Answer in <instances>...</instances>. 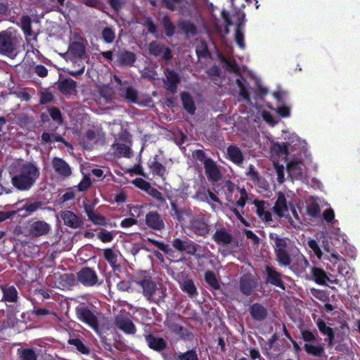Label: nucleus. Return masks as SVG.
<instances>
[{"label": "nucleus", "instance_id": "nucleus-8", "mask_svg": "<svg viewBox=\"0 0 360 360\" xmlns=\"http://www.w3.org/2000/svg\"><path fill=\"white\" fill-rule=\"evenodd\" d=\"M78 281L84 285L92 286L98 281L96 272L90 268H84L77 274Z\"/></svg>", "mask_w": 360, "mask_h": 360}, {"label": "nucleus", "instance_id": "nucleus-28", "mask_svg": "<svg viewBox=\"0 0 360 360\" xmlns=\"http://www.w3.org/2000/svg\"><path fill=\"white\" fill-rule=\"evenodd\" d=\"M165 84L167 89L169 90L171 92H174L176 91V85L179 82L177 75L173 71L167 70V72H165Z\"/></svg>", "mask_w": 360, "mask_h": 360}, {"label": "nucleus", "instance_id": "nucleus-48", "mask_svg": "<svg viewBox=\"0 0 360 360\" xmlns=\"http://www.w3.org/2000/svg\"><path fill=\"white\" fill-rule=\"evenodd\" d=\"M322 217L323 220L330 224H333L335 221V212L330 206L327 207L323 212Z\"/></svg>", "mask_w": 360, "mask_h": 360}, {"label": "nucleus", "instance_id": "nucleus-2", "mask_svg": "<svg viewBox=\"0 0 360 360\" xmlns=\"http://www.w3.org/2000/svg\"><path fill=\"white\" fill-rule=\"evenodd\" d=\"M176 215L183 226L192 230L196 235L205 236L208 233V226L202 219L195 218L191 213L186 211L176 212Z\"/></svg>", "mask_w": 360, "mask_h": 360}, {"label": "nucleus", "instance_id": "nucleus-52", "mask_svg": "<svg viewBox=\"0 0 360 360\" xmlns=\"http://www.w3.org/2000/svg\"><path fill=\"white\" fill-rule=\"evenodd\" d=\"M104 257L108 262L114 266L117 262V254L110 249H106L104 250Z\"/></svg>", "mask_w": 360, "mask_h": 360}, {"label": "nucleus", "instance_id": "nucleus-40", "mask_svg": "<svg viewBox=\"0 0 360 360\" xmlns=\"http://www.w3.org/2000/svg\"><path fill=\"white\" fill-rule=\"evenodd\" d=\"M4 299L6 302H13L17 300L18 293L16 289L11 286L3 290Z\"/></svg>", "mask_w": 360, "mask_h": 360}, {"label": "nucleus", "instance_id": "nucleus-64", "mask_svg": "<svg viewBox=\"0 0 360 360\" xmlns=\"http://www.w3.org/2000/svg\"><path fill=\"white\" fill-rule=\"evenodd\" d=\"M221 17L224 20V21L226 22V33H229V26L231 25V19L229 18V13L226 11H221Z\"/></svg>", "mask_w": 360, "mask_h": 360}, {"label": "nucleus", "instance_id": "nucleus-59", "mask_svg": "<svg viewBox=\"0 0 360 360\" xmlns=\"http://www.w3.org/2000/svg\"><path fill=\"white\" fill-rule=\"evenodd\" d=\"M179 360H198L197 354L193 351H188L179 356Z\"/></svg>", "mask_w": 360, "mask_h": 360}, {"label": "nucleus", "instance_id": "nucleus-15", "mask_svg": "<svg viewBox=\"0 0 360 360\" xmlns=\"http://www.w3.org/2000/svg\"><path fill=\"white\" fill-rule=\"evenodd\" d=\"M173 247L180 252H186L191 255L196 252V247L191 241L182 240L179 238L174 239L172 242Z\"/></svg>", "mask_w": 360, "mask_h": 360}, {"label": "nucleus", "instance_id": "nucleus-54", "mask_svg": "<svg viewBox=\"0 0 360 360\" xmlns=\"http://www.w3.org/2000/svg\"><path fill=\"white\" fill-rule=\"evenodd\" d=\"M102 35H103V39L107 43L112 42L115 39V33L112 31V30L109 27H105L103 30Z\"/></svg>", "mask_w": 360, "mask_h": 360}, {"label": "nucleus", "instance_id": "nucleus-25", "mask_svg": "<svg viewBox=\"0 0 360 360\" xmlns=\"http://www.w3.org/2000/svg\"><path fill=\"white\" fill-rule=\"evenodd\" d=\"M227 155L233 162L237 165H240L243 162V155L238 147L235 146H229L227 148Z\"/></svg>", "mask_w": 360, "mask_h": 360}, {"label": "nucleus", "instance_id": "nucleus-57", "mask_svg": "<svg viewBox=\"0 0 360 360\" xmlns=\"http://www.w3.org/2000/svg\"><path fill=\"white\" fill-rule=\"evenodd\" d=\"M21 358L22 360H37V355L33 350L27 349L22 352Z\"/></svg>", "mask_w": 360, "mask_h": 360}, {"label": "nucleus", "instance_id": "nucleus-4", "mask_svg": "<svg viewBox=\"0 0 360 360\" xmlns=\"http://www.w3.org/2000/svg\"><path fill=\"white\" fill-rule=\"evenodd\" d=\"M271 150L274 166L278 175V181L280 183H282L284 181V167L282 165H279L278 160L276 159V157L285 162L288 156V149L285 145L283 146L278 143H273L271 145Z\"/></svg>", "mask_w": 360, "mask_h": 360}, {"label": "nucleus", "instance_id": "nucleus-33", "mask_svg": "<svg viewBox=\"0 0 360 360\" xmlns=\"http://www.w3.org/2000/svg\"><path fill=\"white\" fill-rule=\"evenodd\" d=\"M269 238L274 245L276 252L285 251L287 246V240L285 239L280 238L276 233H270Z\"/></svg>", "mask_w": 360, "mask_h": 360}, {"label": "nucleus", "instance_id": "nucleus-61", "mask_svg": "<svg viewBox=\"0 0 360 360\" xmlns=\"http://www.w3.org/2000/svg\"><path fill=\"white\" fill-rule=\"evenodd\" d=\"M148 241L155 245L156 247H158L160 250H162L163 252L168 253L170 251V248L167 245L164 244L162 242L148 238Z\"/></svg>", "mask_w": 360, "mask_h": 360}, {"label": "nucleus", "instance_id": "nucleus-45", "mask_svg": "<svg viewBox=\"0 0 360 360\" xmlns=\"http://www.w3.org/2000/svg\"><path fill=\"white\" fill-rule=\"evenodd\" d=\"M149 167L153 173L163 176L165 174V168L159 162L155 160L150 162Z\"/></svg>", "mask_w": 360, "mask_h": 360}, {"label": "nucleus", "instance_id": "nucleus-43", "mask_svg": "<svg viewBox=\"0 0 360 360\" xmlns=\"http://www.w3.org/2000/svg\"><path fill=\"white\" fill-rule=\"evenodd\" d=\"M205 278L206 280V282L213 288L214 289H219L220 284L215 276L214 274L211 271H207L205 273Z\"/></svg>", "mask_w": 360, "mask_h": 360}, {"label": "nucleus", "instance_id": "nucleus-24", "mask_svg": "<svg viewBox=\"0 0 360 360\" xmlns=\"http://www.w3.org/2000/svg\"><path fill=\"white\" fill-rule=\"evenodd\" d=\"M143 288V295L148 300H151L153 295L156 291L155 284L150 280H143L138 283Z\"/></svg>", "mask_w": 360, "mask_h": 360}, {"label": "nucleus", "instance_id": "nucleus-36", "mask_svg": "<svg viewBox=\"0 0 360 360\" xmlns=\"http://www.w3.org/2000/svg\"><path fill=\"white\" fill-rule=\"evenodd\" d=\"M254 287L255 282L250 276H245L241 278L240 289L244 294H250Z\"/></svg>", "mask_w": 360, "mask_h": 360}, {"label": "nucleus", "instance_id": "nucleus-58", "mask_svg": "<svg viewBox=\"0 0 360 360\" xmlns=\"http://www.w3.org/2000/svg\"><path fill=\"white\" fill-rule=\"evenodd\" d=\"M98 238L104 243L110 242L113 239V234L107 231H102L98 234Z\"/></svg>", "mask_w": 360, "mask_h": 360}, {"label": "nucleus", "instance_id": "nucleus-53", "mask_svg": "<svg viewBox=\"0 0 360 360\" xmlns=\"http://www.w3.org/2000/svg\"><path fill=\"white\" fill-rule=\"evenodd\" d=\"M69 343L76 347L77 350L82 354L88 353L89 350L78 339H71Z\"/></svg>", "mask_w": 360, "mask_h": 360}, {"label": "nucleus", "instance_id": "nucleus-9", "mask_svg": "<svg viewBox=\"0 0 360 360\" xmlns=\"http://www.w3.org/2000/svg\"><path fill=\"white\" fill-rule=\"evenodd\" d=\"M60 217L65 225L72 229L79 228L83 224L82 219L70 210L61 211Z\"/></svg>", "mask_w": 360, "mask_h": 360}, {"label": "nucleus", "instance_id": "nucleus-62", "mask_svg": "<svg viewBox=\"0 0 360 360\" xmlns=\"http://www.w3.org/2000/svg\"><path fill=\"white\" fill-rule=\"evenodd\" d=\"M237 84L240 88V95L247 101H250L249 95L245 89V86L242 84V83L239 81V79H237Z\"/></svg>", "mask_w": 360, "mask_h": 360}, {"label": "nucleus", "instance_id": "nucleus-14", "mask_svg": "<svg viewBox=\"0 0 360 360\" xmlns=\"http://www.w3.org/2000/svg\"><path fill=\"white\" fill-rule=\"evenodd\" d=\"M50 231V225L44 221H34L30 225V234L33 236H41Z\"/></svg>", "mask_w": 360, "mask_h": 360}, {"label": "nucleus", "instance_id": "nucleus-7", "mask_svg": "<svg viewBox=\"0 0 360 360\" xmlns=\"http://www.w3.org/2000/svg\"><path fill=\"white\" fill-rule=\"evenodd\" d=\"M77 316L80 321L88 324L94 330H97V318L89 309L84 307L77 309Z\"/></svg>", "mask_w": 360, "mask_h": 360}, {"label": "nucleus", "instance_id": "nucleus-46", "mask_svg": "<svg viewBox=\"0 0 360 360\" xmlns=\"http://www.w3.org/2000/svg\"><path fill=\"white\" fill-rule=\"evenodd\" d=\"M181 289L189 295L193 296L196 293V288L191 280H186L181 283Z\"/></svg>", "mask_w": 360, "mask_h": 360}, {"label": "nucleus", "instance_id": "nucleus-29", "mask_svg": "<svg viewBox=\"0 0 360 360\" xmlns=\"http://www.w3.org/2000/svg\"><path fill=\"white\" fill-rule=\"evenodd\" d=\"M302 338L305 342L304 348L307 353L314 354L315 346L314 345L313 339L314 335L311 332L304 330L302 332Z\"/></svg>", "mask_w": 360, "mask_h": 360}, {"label": "nucleus", "instance_id": "nucleus-56", "mask_svg": "<svg viewBox=\"0 0 360 360\" xmlns=\"http://www.w3.org/2000/svg\"><path fill=\"white\" fill-rule=\"evenodd\" d=\"M49 115L52 119L56 121L58 124H62V115L60 110L57 108H51L49 110Z\"/></svg>", "mask_w": 360, "mask_h": 360}, {"label": "nucleus", "instance_id": "nucleus-51", "mask_svg": "<svg viewBox=\"0 0 360 360\" xmlns=\"http://www.w3.org/2000/svg\"><path fill=\"white\" fill-rule=\"evenodd\" d=\"M132 183L136 187L146 191H149L150 189H152L150 184L141 178H136V179L133 180Z\"/></svg>", "mask_w": 360, "mask_h": 360}, {"label": "nucleus", "instance_id": "nucleus-19", "mask_svg": "<svg viewBox=\"0 0 360 360\" xmlns=\"http://www.w3.org/2000/svg\"><path fill=\"white\" fill-rule=\"evenodd\" d=\"M149 51L155 56H162L168 60L171 58V53L169 49L162 46L157 42H151L149 45Z\"/></svg>", "mask_w": 360, "mask_h": 360}, {"label": "nucleus", "instance_id": "nucleus-39", "mask_svg": "<svg viewBox=\"0 0 360 360\" xmlns=\"http://www.w3.org/2000/svg\"><path fill=\"white\" fill-rule=\"evenodd\" d=\"M250 313L252 316L258 320L264 319L266 315L265 309L259 304H253L250 308Z\"/></svg>", "mask_w": 360, "mask_h": 360}, {"label": "nucleus", "instance_id": "nucleus-10", "mask_svg": "<svg viewBox=\"0 0 360 360\" xmlns=\"http://www.w3.org/2000/svg\"><path fill=\"white\" fill-rule=\"evenodd\" d=\"M130 146L131 141L128 136H126L124 139L117 141L112 148L119 155L129 158L131 155Z\"/></svg>", "mask_w": 360, "mask_h": 360}, {"label": "nucleus", "instance_id": "nucleus-32", "mask_svg": "<svg viewBox=\"0 0 360 360\" xmlns=\"http://www.w3.org/2000/svg\"><path fill=\"white\" fill-rule=\"evenodd\" d=\"M255 205L257 207V213L259 217L264 221L269 222L271 221V212L266 211L264 207V202L255 200Z\"/></svg>", "mask_w": 360, "mask_h": 360}, {"label": "nucleus", "instance_id": "nucleus-55", "mask_svg": "<svg viewBox=\"0 0 360 360\" xmlns=\"http://www.w3.org/2000/svg\"><path fill=\"white\" fill-rule=\"evenodd\" d=\"M91 184V181L90 178L88 176H85L77 185V188L79 191H84L90 187Z\"/></svg>", "mask_w": 360, "mask_h": 360}, {"label": "nucleus", "instance_id": "nucleus-34", "mask_svg": "<svg viewBox=\"0 0 360 360\" xmlns=\"http://www.w3.org/2000/svg\"><path fill=\"white\" fill-rule=\"evenodd\" d=\"M266 271L268 274V281L276 286L283 288L280 274L274 268L269 266H266Z\"/></svg>", "mask_w": 360, "mask_h": 360}, {"label": "nucleus", "instance_id": "nucleus-38", "mask_svg": "<svg viewBox=\"0 0 360 360\" xmlns=\"http://www.w3.org/2000/svg\"><path fill=\"white\" fill-rule=\"evenodd\" d=\"M148 346L156 350H161L165 346V342L162 338H156L149 335L146 338Z\"/></svg>", "mask_w": 360, "mask_h": 360}, {"label": "nucleus", "instance_id": "nucleus-41", "mask_svg": "<svg viewBox=\"0 0 360 360\" xmlns=\"http://www.w3.org/2000/svg\"><path fill=\"white\" fill-rule=\"evenodd\" d=\"M181 100L184 108L189 112L193 113L195 111V105L191 96L187 93L181 94Z\"/></svg>", "mask_w": 360, "mask_h": 360}, {"label": "nucleus", "instance_id": "nucleus-20", "mask_svg": "<svg viewBox=\"0 0 360 360\" xmlns=\"http://www.w3.org/2000/svg\"><path fill=\"white\" fill-rule=\"evenodd\" d=\"M321 246L323 248L324 251L330 254V255L327 256V258L330 262H335L337 260H339L340 259V256L334 250L330 240L328 238H323Z\"/></svg>", "mask_w": 360, "mask_h": 360}, {"label": "nucleus", "instance_id": "nucleus-63", "mask_svg": "<svg viewBox=\"0 0 360 360\" xmlns=\"http://www.w3.org/2000/svg\"><path fill=\"white\" fill-rule=\"evenodd\" d=\"M40 206V202L27 204L24 206V210H26L27 212L31 213L36 211Z\"/></svg>", "mask_w": 360, "mask_h": 360}, {"label": "nucleus", "instance_id": "nucleus-26", "mask_svg": "<svg viewBox=\"0 0 360 360\" xmlns=\"http://www.w3.org/2000/svg\"><path fill=\"white\" fill-rule=\"evenodd\" d=\"M85 58L70 59L73 65L72 70H69L68 73L72 76H77L82 74L85 69Z\"/></svg>", "mask_w": 360, "mask_h": 360}, {"label": "nucleus", "instance_id": "nucleus-17", "mask_svg": "<svg viewBox=\"0 0 360 360\" xmlns=\"http://www.w3.org/2000/svg\"><path fill=\"white\" fill-rule=\"evenodd\" d=\"M146 222L150 228L155 230H161L165 226L159 214L154 212H149L146 216Z\"/></svg>", "mask_w": 360, "mask_h": 360}, {"label": "nucleus", "instance_id": "nucleus-11", "mask_svg": "<svg viewBox=\"0 0 360 360\" xmlns=\"http://www.w3.org/2000/svg\"><path fill=\"white\" fill-rule=\"evenodd\" d=\"M115 323L117 328L126 333L134 334L136 332V327L134 324L126 316L122 315L116 316Z\"/></svg>", "mask_w": 360, "mask_h": 360}, {"label": "nucleus", "instance_id": "nucleus-47", "mask_svg": "<svg viewBox=\"0 0 360 360\" xmlns=\"http://www.w3.org/2000/svg\"><path fill=\"white\" fill-rule=\"evenodd\" d=\"M276 253L277 261L282 266H288L290 264V259L286 251L278 252Z\"/></svg>", "mask_w": 360, "mask_h": 360}, {"label": "nucleus", "instance_id": "nucleus-42", "mask_svg": "<svg viewBox=\"0 0 360 360\" xmlns=\"http://www.w3.org/2000/svg\"><path fill=\"white\" fill-rule=\"evenodd\" d=\"M327 282L333 283L322 269L316 267V284L327 285Z\"/></svg>", "mask_w": 360, "mask_h": 360}, {"label": "nucleus", "instance_id": "nucleus-60", "mask_svg": "<svg viewBox=\"0 0 360 360\" xmlns=\"http://www.w3.org/2000/svg\"><path fill=\"white\" fill-rule=\"evenodd\" d=\"M202 199L204 200L207 201L208 203H210L212 207H213V205L212 204V201L217 202H219L217 195L215 194H214L213 193L210 192V191H207L204 194Z\"/></svg>", "mask_w": 360, "mask_h": 360}, {"label": "nucleus", "instance_id": "nucleus-6", "mask_svg": "<svg viewBox=\"0 0 360 360\" xmlns=\"http://www.w3.org/2000/svg\"><path fill=\"white\" fill-rule=\"evenodd\" d=\"M51 165L55 172L60 178L66 179L72 174L69 165L61 158H54L51 161Z\"/></svg>", "mask_w": 360, "mask_h": 360}, {"label": "nucleus", "instance_id": "nucleus-44", "mask_svg": "<svg viewBox=\"0 0 360 360\" xmlns=\"http://www.w3.org/2000/svg\"><path fill=\"white\" fill-rule=\"evenodd\" d=\"M135 56L131 52H124L120 56V63L124 65H130L135 61Z\"/></svg>", "mask_w": 360, "mask_h": 360}, {"label": "nucleus", "instance_id": "nucleus-35", "mask_svg": "<svg viewBox=\"0 0 360 360\" xmlns=\"http://www.w3.org/2000/svg\"><path fill=\"white\" fill-rule=\"evenodd\" d=\"M290 210L291 214H292L293 218L291 217L290 212L288 213V217L285 218L288 219V222L290 224L291 226H292L295 228H300V226L302 224V221L299 216L297 210L293 205H290Z\"/></svg>", "mask_w": 360, "mask_h": 360}, {"label": "nucleus", "instance_id": "nucleus-30", "mask_svg": "<svg viewBox=\"0 0 360 360\" xmlns=\"http://www.w3.org/2000/svg\"><path fill=\"white\" fill-rule=\"evenodd\" d=\"M119 94L131 102L136 103L137 101V92L131 86H122L119 89Z\"/></svg>", "mask_w": 360, "mask_h": 360}, {"label": "nucleus", "instance_id": "nucleus-13", "mask_svg": "<svg viewBox=\"0 0 360 360\" xmlns=\"http://www.w3.org/2000/svg\"><path fill=\"white\" fill-rule=\"evenodd\" d=\"M244 25H245V14H238V22L236 25L235 31V40L240 49L245 48L244 42Z\"/></svg>", "mask_w": 360, "mask_h": 360}, {"label": "nucleus", "instance_id": "nucleus-12", "mask_svg": "<svg viewBox=\"0 0 360 360\" xmlns=\"http://www.w3.org/2000/svg\"><path fill=\"white\" fill-rule=\"evenodd\" d=\"M274 211L279 217L285 218L288 217L289 209L283 193H279L278 194V198L274 206Z\"/></svg>", "mask_w": 360, "mask_h": 360}, {"label": "nucleus", "instance_id": "nucleus-18", "mask_svg": "<svg viewBox=\"0 0 360 360\" xmlns=\"http://www.w3.org/2000/svg\"><path fill=\"white\" fill-rule=\"evenodd\" d=\"M67 56L70 58V59L85 58L86 55L84 45L80 42L72 43L67 53Z\"/></svg>", "mask_w": 360, "mask_h": 360}, {"label": "nucleus", "instance_id": "nucleus-16", "mask_svg": "<svg viewBox=\"0 0 360 360\" xmlns=\"http://www.w3.org/2000/svg\"><path fill=\"white\" fill-rule=\"evenodd\" d=\"M316 299L323 302V304L316 303V307L321 310L329 313L334 309V307L329 302L330 297L328 292L316 290Z\"/></svg>", "mask_w": 360, "mask_h": 360}, {"label": "nucleus", "instance_id": "nucleus-3", "mask_svg": "<svg viewBox=\"0 0 360 360\" xmlns=\"http://www.w3.org/2000/svg\"><path fill=\"white\" fill-rule=\"evenodd\" d=\"M20 43V37L13 28L0 32V53L8 56L13 53Z\"/></svg>", "mask_w": 360, "mask_h": 360}, {"label": "nucleus", "instance_id": "nucleus-22", "mask_svg": "<svg viewBox=\"0 0 360 360\" xmlns=\"http://www.w3.org/2000/svg\"><path fill=\"white\" fill-rule=\"evenodd\" d=\"M76 82L70 79H65L58 84L59 90L64 94H72L76 92Z\"/></svg>", "mask_w": 360, "mask_h": 360}, {"label": "nucleus", "instance_id": "nucleus-50", "mask_svg": "<svg viewBox=\"0 0 360 360\" xmlns=\"http://www.w3.org/2000/svg\"><path fill=\"white\" fill-rule=\"evenodd\" d=\"M240 194V198L236 202V205L239 207H243L248 200V193L244 188H236Z\"/></svg>", "mask_w": 360, "mask_h": 360}, {"label": "nucleus", "instance_id": "nucleus-31", "mask_svg": "<svg viewBox=\"0 0 360 360\" xmlns=\"http://www.w3.org/2000/svg\"><path fill=\"white\" fill-rule=\"evenodd\" d=\"M214 241L219 244L227 245L231 241V236L225 230H217L213 236Z\"/></svg>", "mask_w": 360, "mask_h": 360}, {"label": "nucleus", "instance_id": "nucleus-1", "mask_svg": "<svg viewBox=\"0 0 360 360\" xmlns=\"http://www.w3.org/2000/svg\"><path fill=\"white\" fill-rule=\"evenodd\" d=\"M11 172L13 186L21 191L30 189L39 176V171L34 165L21 162H17Z\"/></svg>", "mask_w": 360, "mask_h": 360}, {"label": "nucleus", "instance_id": "nucleus-23", "mask_svg": "<svg viewBox=\"0 0 360 360\" xmlns=\"http://www.w3.org/2000/svg\"><path fill=\"white\" fill-rule=\"evenodd\" d=\"M205 168L207 174L214 181H217L220 179L221 175L219 170L216 164L210 159L205 161Z\"/></svg>", "mask_w": 360, "mask_h": 360}, {"label": "nucleus", "instance_id": "nucleus-21", "mask_svg": "<svg viewBox=\"0 0 360 360\" xmlns=\"http://www.w3.org/2000/svg\"><path fill=\"white\" fill-rule=\"evenodd\" d=\"M304 166L300 162L292 161L287 167L289 174L293 178L302 177L304 172Z\"/></svg>", "mask_w": 360, "mask_h": 360}, {"label": "nucleus", "instance_id": "nucleus-27", "mask_svg": "<svg viewBox=\"0 0 360 360\" xmlns=\"http://www.w3.org/2000/svg\"><path fill=\"white\" fill-rule=\"evenodd\" d=\"M84 210L89 219L91 220L94 224L97 225H105L106 224L105 217L94 212V209L91 206L85 205Z\"/></svg>", "mask_w": 360, "mask_h": 360}, {"label": "nucleus", "instance_id": "nucleus-49", "mask_svg": "<svg viewBox=\"0 0 360 360\" xmlns=\"http://www.w3.org/2000/svg\"><path fill=\"white\" fill-rule=\"evenodd\" d=\"M21 27L26 35L30 36L32 34L31 31V20L28 16H23L21 18Z\"/></svg>", "mask_w": 360, "mask_h": 360}, {"label": "nucleus", "instance_id": "nucleus-37", "mask_svg": "<svg viewBox=\"0 0 360 360\" xmlns=\"http://www.w3.org/2000/svg\"><path fill=\"white\" fill-rule=\"evenodd\" d=\"M98 140V134L93 130H89L83 138L82 143L85 148H89L91 143H96Z\"/></svg>", "mask_w": 360, "mask_h": 360}, {"label": "nucleus", "instance_id": "nucleus-5", "mask_svg": "<svg viewBox=\"0 0 360 360\" xmlns=\"http://www.w3.org/2000/svg\"><path fill=\"white\" fill-rule=\"evenodd\" d=\"M316 326L320 333L325 336L324 341L329 347L332 348L334 345L335 331L331 328L330 324L326 323L322 319H319L316 321Z\"/></svg>", "mask_w": 360, "mask_h": 360}]
</instances>
